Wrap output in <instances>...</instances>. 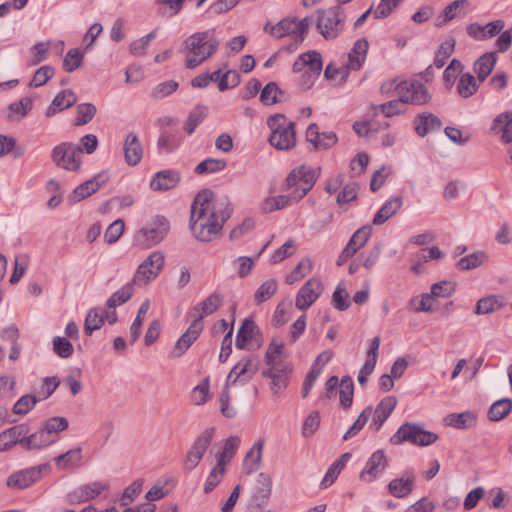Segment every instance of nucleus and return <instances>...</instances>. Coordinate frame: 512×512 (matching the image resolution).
Listing matches in <instances>:
<instances>
[{"label":"nucleus","instance_id":"09e8293b","mask_svg":"<svg viewBox=\"0 0 512 512\" xmlns=\"http://www.w3.org/2000/svg\"><path fill=\"white\" fill-rule=\"evenodd\" d=\"M373 413L372 406H367L358 416V418L354 421V423L350 426V428L343 435V440H349L356 436L367 424L369 418Z\"/></svg>","mask_w":512,"mask_h":512},{"label":"nucleus","instance_id":"f03ea898","mask_svg":"<svg viewBox=\"0 0 512 512\" xmlns=\"http://www.w3.org/2000/svg\"><path fill=\"white\" fill-rule=\"evenodd\" d=\"M317 177L316 170L310 166L301 165L293 169L285 182V189L290 191V194L266 198L261 203V210L264 213H271L285 208L290 201L298 202L313 188Z\"/></svg>","mask_w":512,"mask_h":512},{"label":"nucleus","instance_id":"4468645a","mask_svg":"<svg viewBox=\"0 0 512 512\" xmlns=\"http://www.w3.org/2000/svg\"><path fill=\"white\" fill-rule=\"evenodd\" d=\"M215 432L214 427L204 430L194 441L192 446L187 452L185 459V468L192 471L200 463L205 452L211 444Z\"/></svg>","mask_w":512,"mask_h":512},{"label":"nucleus","instance_id":"dca6fc26","mask_svg":"<svg viewBox=\"0 0 512 512\" xmlns=\"http://www.w3.org/2000/svg\"><path fill=\"white\" fill-rule=\"evenodd\" d=\"M388 458L383 449L376 450L367 460L359 474L361 481L371 483L377 480L388 467Z\"/></svg>","mask_w":512,"mask_h":512},{"label":"nucleus","instance_id":"393cba45","mask_svg":"<svg viewBox=\"0 0 512 512\" xmlns=\"http://www.w3.org/2000/svg\"><path fill=\"white\" fill-rule=\"evenodd\" d=\"M181 175L176 170H162L155 174L150 182L154 191H166L175 188L180 182Z\"/></svg>","mask_w":512,"mask_h":512},{"label":"nucleus","instance_id":"b1692460","mask_svg":"<svg viewBox=\"0 0 512 512\" xmlns=\"http://www.w3.org/2000/svg\"><path fill=\"white\" fill-rule=\"evenodd\" d=\"M396 405L397 399L395 396H387L383 398L373 411L374 416L369 426L370 429L379 431L395 409Z\"/></svg>","mask_w":512,"mask_h":512},{"label":"nucleus","instance_id":"c9c22d12","mask_svg":"<svg viewBox=\"0 0 512 512\" xmlns=\"http://www.w3.org/2000/svg\"><path fill=\"white\" fill-rule=\"evenodd\" d=\"M497 61V55L495 52H488L483 54L474 63V72L477 74V80L479 82L485 81V79L492 72Z\"/></svg>","mask_w":512,"mask_h":512},{"label":"nucleus","instance_id":"0e129e2a","mask_svg":"<svg viewBox=\"0 0 512 512\" xmlns=\"http://www.w3.org/2000/svg\"><path fill=\"white\" fill-rule=\"evenodd\" d=\"M52 350L53 352L60 358L66 359L69 358L73 352L74 348L71 342L60 336H56L52 341Z\"/></svg>","mask_w":512,"mask_h":512},{"label":"nucleus","instance_id":"423d86ee","mask_svg":"<svg viewBox=\"0 0 512 512\" xmlns=\"http://www.w3.org/2000/svg\"><path fill=\"white\" fill-rule=\"evenodd\" d=\"M438 440V435L427 431L421 425L412 422L402 424L395 434L390 438V442L399 445L403 442H409L418 446H429Z\"/></svg>","mask_w":512,"mask_h":512},{"label":"nucleus","instance_id":"ddd939ff","mask_svg":"<svg viewBox=\"0 0 512 512\" xmlns=\"http://www.w3.org/2000/svg\"><path fill=\"white\" fill-rule=\"evenodd\" d=\"M47 469L48 465L42 464L15 471L6 479V485L8 488L15 490L29 488L41 479L43 471Z\"/></svg>","mask_w":512,"mask_h":512},{"label":"nucleus","instance_id":"a878e982","mask_svg":"<svg viewBox=\"0 0 512 512\" xmlns=\"http://www.w3.org/2000/svg\"><path fill=\"white\" fill-rule=\"evenodd\" d=\"M272 493V478L267 473L257 475L253 486L252 499L258 505L265 504Z\"/></svg>","mask_w":512,"mask_h":512},{"label":"nucleus","instance_id":"603ef678","mask_svg":"<svg viewBox=\"0 0 512 512\" xmlns=\"http://www.w3.org/2000/svg\"><path fill=\"white\" fill-rule=\"evenodd\" d=\"M313 268L312 260L308 257L303 258L293 269V271L287 276L286 282L293 284L300 281L306 275H308Z\"/></svg>","mask_w":512,"mask_h":512},{"label":"nucleus","instance_id":"680f3d73","mask_svg":"<svg viewBox=\"0 0 512 512\" xmlns=\"http://www.w3.org/2000/svg\"><path fill=\"white\" fill-rule=\"evenodd\" d=\"M455 43L456 42L453 38H449L440 45L434 58V65L437 68H442L445 65L446 60L454 51Z\"/></svg>","mask_w":512,"mask_h":512},{"label":"nucleus","instance_id":"aec40b11","mask_svg":"<svg viewBox=\"0 0 512 512\" xmlns=\"http://www.w3.org/2000/svg\"><path fill=\"white\" fill-rule=\"evenodd\" d=\"M203 330V323L192 321L188 329L176 341L171 351L172 358H179L186 353L191 345L198 339Z\"/></svg>","mask_w":512,"mask_h":512},{"label":"nucleus","instance_id":"9b49d317","mask_svg":"<svg viewBox=\"0 0 512 512\" xmlns=\"http://www.w3.org/2000/svg\"><path fill=\"white\" fill-rule=\"evenodd\" d=\"M432 96L428 88L417 80L401 81L400 101L405 104L422 106L428 104Z\"/></svg>","mask_w":512,"mask_h":512},{"label":"nucleus","instance_id":"a211bd4d","mask_svg":"<svg viewBox=\"0 0 512 512\" xmlns=\"http://www.w3.org/2000/svg\"><path fill=\"white\" fill-rule=\"evenodd\" d=\"M323 285L320 279H309L298 291L295 306L299 310L308 309L321 295Z\"/></svg>","mask_w":512,"mask_h":512},{"label":"nucleus","instance_id":"58836bf2","mask_svg":"<svg viewBox=\"0 0 512 512\" xmlns=\"http://www.w3.org/2000/svg\"><path fill=\"white\" fill-rule=\"evenodd\" d=\"M32 106V99L23 97L18 102H13L8 106L6 118L9 121H19L31 111Z\"/></svg>","mask_w":512,"mask_h":512},{"label":"nucleus","instance_id":"7ed1b4c3","mask_svg":"<svg viewBox=\"0 0 512 512\" xmlns=\"http://www.w3.org/2000/svg\"><path fill=\"white\" fill-rule=\"evenodd\" d=\"M220 40L215 36V29L195 32L183 43L185 67L194 69L216 53Z\"/></svg>","mask_w":512,"mask_h":512},{"label":"nucleus","instance_id":"8fccbe9b","mask_svg":"<svg viewBox=\"0 0 512 512\" xmlns=\"http://www.w3.org/2000/svg\"><path fill=\"white\" fill-rule=\"evenodd\" d=\"M284 345L282 342H278L273 339L269 344L265 353V364L268 365H280L284 364L283 358Z\"/></svg>","mask_w":512,"mask_h":512},{"label":"nucleus","instance_id":"13d9d810","mask_svg":"<svg viewBox=\"0 0 512 512\" xmlns=\"http://www.w3.org/2000/svg\"><path fill=\"white\" fill-rule=\"evenodd\" d=\"M408 308L415 312H431L434 310L433 297L428 293L413 297L409 301Z\"/></svg>","mask_w":512,"mask_h":512},{"label":"nucleus","instance_id":"2eb2a0df","mask_svg":"<svg viewBox=\"0 0 512 512\" xmlns=\"http://www.w3.org/2000/svg\"><path fill=\"white\" fill-rule=\"evenodd\" d=\"M262 344L261 333L252 319H245L237 332L235 346L240 350L259 348Z\"/></svg>","mask_w":512,"mask_h":512},{"label":"nucleus","instance_id":"1a4fd4ad","mask_svg":"<svg viewBox=\"0 0 512 512\" xmlns=\"http://www.w3.org/2000/svg\"><path fill=\"white\" fill-rule=\"evenodd\" d=\"M165 257L160 251L152 252L137 268L133 283L144 286L157 278L164 267Z\"/></svg>","mask_w":512,"mask_h":512},{"label":"nucleus","instance_id":"4d7b16f0","mask_svg":"<svg viewBox=\"0 0 512 512\" xmlns=\"http://www.w3.org/2000/svg\"><path fill=\"white\" fill-rule=\"evenodd\" d=\"M68 426L69 423L65 417L56 416L46 420L41 428L46 432L47 435L56 438V435L59 432L66 430Z\"/></svg>","mask_w":512,"mask_h":512},{"label":"nucleus","instance_id":"f257e3e1","mask_svg":"<svg viewBox=\"0 0 512 512\" xmlns=\"http://www.w3.org/2000/svg\"><path fill=\"white\" fill-rule=\"evenodd\" d=\"M232 209L226 198L215 199L213 191L199 192L191 206L190 229L202 242L213 240L230 217Z\"/></svg>","mask_w":512,"mask_h":512},{"label":"nucleus","instance_id":"412c9836","mask_svg":"<svg viewBox=\"0 0 512 512\" xmlns=\"http://www.w3.org/2000/svg\"><path fill=\"white\" fill-rule=\"evenodd\" d=\"M108 180L109 175L107 172L98 173L92 179L85 181L73 190L71 195L72 200L74 202H79L91 196L93 193L98 191Z\"/></svg>","mask_w":512,"mask_h":512},{"label":"nucleus","instance_id":"9d476101","mask_svg":"<svg viewBox=\"0 0 512 512\" xmlns=\"http://www.w3.org/2000/svg\"><path fill=\"white\" fill-rule=\"evenodd\" d=\"M310 20L304 17L301 20L285 18L270 28V35L276 38L292 36L297 43H302L308 34Z\"/></svg>","mask_w":512,"mask_h":512},{"label":"nucleus","instance_id":"0eeeda50","mask_svg":"<svg viewBox=\"0 0 512 512\" xmlns=\"http://www.w3.org/2000/svg\"><path fill=\"white\" fill-rule=\"evenodd\" d=\"M51 158L56 166L77 171L81 166V147L71 142H63L53 148Z\"/></svg>","mask_w":512,"mask_h":512},{"label":"nucleus","instance_id":"e2e57ef3","mask_svg":"<svg viewBox=\"0 0 512 512\" xmlns=\"http://www.w3.org/2000/svg\"><path fill=\"white\" fill-rule=\"evenodd\" d=\"M178 88V83L174 80H168L156 85L150 92V97L154 100H161L173 94Z\"/></svg>","mask_w":512,"mask_h":512},{"label":"nucleus","instance_id":"f704fd0d","mask_svg":"<svg viewBox=\"0 0 512 512\" xmlns=\"http://www.w3.org/2000/svg\"><path fill=\"white\" fill-rule=\"evenodd\" d=\"M403 200L400 196H395L390 200L386 201L384 205L379 209L373 218L374 225H381L385 223L389 218L397 213L402 207Z\"/></svg>","mask_w":512,"mask_h":512},{"label":"nucleus","instance_id":"5701e85b","mask_svg":"<svg viewBox=\"0 0 512 512\" xmlns=\"http://www.w3.org/2000/svg\"><path fill=\"white\" fill-rule=\"evenodd\" d=\"M123 152L127 165L136 166L140 163L144 151L138 136L134 132L126 135L123 143Z\"/></svg>","mask_w":512,"mask_h":512},{"label":"nucleus","instance_id":"4be33fe9","mask_svg":"<svg viewBox=\"0 0 512 512\" xmlns=\"http://www.w3.org/2000/svg\"><path fill=\"white\" fill-rule=\"evenodd\" d=\"M305 67L313 74L314 77L319 76L322 70L321 54L315 50L302 53L293 63L292 70L295 73L301 72Z\"/></svg>","mask_w":512,"mask_h":512},{"label":"nucleus","instance_id":"c03bdc74","mask_svg":"<svg viewBox=\"0 0 512 512\" xmlns=\"http://www.w3.org/2000/svg\"><path fill=\"white\" fill-rule=\"evenodd\" d=\"M149 308H150V301L148 299H146L140 305L139 310L136 315V318L134 319L132 325L130 326V343L131 344H134L138 340V338L141 334L144 317H145L146 313L148 312Z\"/></svg>","mask_w":512,"mask_h":512},{"label":"nucleus","instance_id":"2f4dec72","mask_svg":"<svg viewBox=\"0 0 512 512\" xmlns=\"http://www.w3.org/2000/svg\"><path fill=\"white\" fill-rule=\"evenodd\" d=\"M414 481L415 476L406 472L402 477L390 481L388 490L394 497L403 498L412 492Z\"/></svg>","mask_w":512,"mask_h":512},{"label":"nucleus","instance_id":"37998d69","mask_svg":"<svg viewBox=\"0 0 512 512\" xmlns=\"http://www.w3.org/2000/svg\"><path fill=\"white\" fill-rule=\"evenodd\" d=\"M502 306L503 303L498 296L489 295L477 301L474 312L477 315H487L501 309Z\"/></svg>","mask_w":512,"mask_h":512},{"label":"nucleus","instance_id":"bb28decb","mask_svg":"<svg viewBox=\"0 0 512 512\" xmlns=\"http://www.w3.org/2000/svg\"><path fill=\"white\" fill-rule=\"evenodd\" d=\"M441 124V120L436 115L427 112L418 114L413 121L415 133L420 137L438 130Z\"/></svg>","mask_w":512,"mask_h":512},{"label":"nucleus","instance_id":"bf43d9fd","mask_svg":"<svg viewBox=\"0 0 512 512\" xmlns=\"http://www.w3.org/2000/svg\"><path fill=\"white\" fill-rule=\"evenodd\" d=\"M49 42H39L30 48V58L28 64L30 66L38 65L45 61L49 56Z\"/></svg>","mask_w":512,"mask_h":512},{"label":"nucleus","instance_id":"4c0bfd02","mask_svg":"<svg viewBox=\"0 0 512 512\" xmlns=\"http://www.w3.org/2000/svg\"><path fill=\"white\" fill-rule=\"evenodd\" d=\"M476 420L477 416L472 411L451 413L445 417L446 425L457 429H468L476 424Z\"/></svg>","mask_w":512,"mask_h":512},{"label":"nucleus","instance_id":"6e6d98bb","mask_svg":"<svg viewBox=\"0 0 512 512\" xmlns=\"http://www.w3.org/2000/svg\"><path fill=\"white\" fill-rule=\"evenodd\" d=\"M207 115V108L205 106H196L189 114L185 124L184 130L191 135L195 128L204 120Z\"/></svg>","mask_w":512,"mask_h":512},{"label":"nucleus","instance_id":"7c9ffc66","mask_svg":"<svg viewBox=\"0 0 512 512\" xmlns=\"http://www.w3.org/2000/svg\"><path fill=\"white\" fill-rule=\"evenodd\" d=\"M107 488L106 484L101 482H93L83 485L69 494L71 502H85L98 496Z\"/></svg>","mask_w":512,"mask_h":512},{"label":"nucleus","instance_id":"338daca9","mask_svg":"<svg viewBox=\"0 0 512 512\" xmlns=\"http://www.w3.org/2000/svg\"><path fill=\"white\" fill-rule=\"evenodd\" d=\"M75 125L82 126L90 122L96 114V107L91 103H82L77 106Z\"/></svg>","mask_w":512,"mask_h":512},{"label":"nucleus","instance_id":"f8f14e48","mask_svg":"<svg viewBox=\"0 0 512 512\" xmlns=\"http://www.w3.org/2000/svg\"><path fill=\"white\" fill-rule=\"evenodd\" d=\"M259 370V360L255 356H246L239 360L227 375V386L236 383L246 384Z\"/></svg>","mask_w":512,"mask_h":512},{"label":"nucleus","instance_id":"6ab92c4d","mask_svg":"<svg viewBox=\"0 0 512 512\" xmlns=\"http://www.w3.org/2000/svg\"><path fill=\"white\" fill-rule=\"evenodd\" d=\"M30 432V426L26 423L14 425L0 433V452H5L20 445L24 449V439Z\"/></svg>","mask_w":512,"mask_h":512},{"label":"nucleus","instance_id":"f3484780","mask_svg":"<svg viewBox=\"0 0 512 512\" xmlns=\"http://www.w3.org/2000/svg\"><path fill=\"white\" fill-rule=\"evenodd\" d=\"M290 373L291 369L287 364L268 365L262 370V376L271 380L270 388L274 395L286 389Z\"/></svg>","mask_w":512,"mask_h":512},{"label":"nucleus","instance_id":"473e14b6","mask_svg":"<svg viewBox=\"0 0 512 512\" xmlns=\"http://www.w3.org/2000/svg\"><path fill=\"white\" fill-rule=\"evenodd\" d=\"M56 441L55 437H50L40 428L34 433L28 432L24 439V450L32 451L45 448Z\"/></svg>","mask_w":512,"mask_h":512},{"label":"nucleus","instance_id":"20e7f679","mask_svg":"<svg viewBox=\"0 0 512 512\" xmlns=\"http://www.w3.org/2000/svg\"><path fill=\"white\" fill-rule=\"evenodd\" d=\"M271 130L270 144L277 150H290L296 145L295 125L283 114H275L267 119Z\"/></svg>","mask_w":512,"mask_h":512},{"label":"nucleus","instance_id":"5fc2aeb1","mask_svg":"<svg viewBox=\"0 0 512 512\" xmlns=\"http://www.w3.org/2000/svg\"><path fill=\"white\" fill-rule=\"evenodd\" d=\"M487 256L483 251H477L465 257H462L456 264L457 268L462 271L475 269L482 265Z\"/></svg>","mask_w":512,"mask_h":512},{"label":"nucleus","instance_id":"a18cd8bd","mask_svg":"<svg viewBox=\"0 0 512 512\" xmlns=\"http://www.w3.org/2000/svg\"><path fill=\"white\" fill-rule=\"evenodd\" d=\"M512 410V400L503 398L494 402L489 411L488 418L491 421H499L505 418Z\"/></svg>","mask_w":512,"mask_h":512},{"label":"nucleus","instance_id":"72a5a7b5","mask_svg":"<svg viewBox=\"0 0 512 512\" xmlns=\"http://www.w3.org/2000/svg\"><path fill=\"white\" fill-rule=\"evenodd\" d=\"M264 447V440L259 439L255 442L253 447L247 452L244 462L243 469L247 474H251L258 470L262 460V452Z\"/></svg>","mask_w":512,"mask_h":512},{"label":"nucleus","instance_id":"864d4df0","mask_svg":"<svg viewBox=\"0 0 512 512\" xmlns=\"http://www.w3.org/2000/svg\"><path fill=\"white\" fill-rule=\"evenodd\" d=\"M240 445V438L238 436H230L226 439L222 452L219 454L217 463L225 465L230 462Z\"/></svg>","mask_w":512,"mask_h":512},{"label":"nucleus","instance_id":"6e6552de","mask_svg":"<svg viewBox=\"0 0 512 512\" xmlns=\"http://www.w3.org/2000/svg\"><path fill=\"white\" fill-rule=\"evenodd\" d=\"M169 230L164 217L157 218L153 223L142 227L134 236V242L143 248H150L160 243Z\"/></svg>","mask_w":512,"mask_h":512},{"label":"nucleus","instance_id":"cd10ccee","mask_svg":"<svg viewBox=\"0 0 512 512\" xmlns=\"http://www.w3.org/2000/svg\"><path fill=\"white\" fill-rule=\"evenodd\" d=\"M222 301L223 297L218 293H213L208 296L193 308V312L195 313L193 321L202 323L205 317L213 314L220 307Z\"/></svg>","mask_w":512,"mask_h":512},{"label":"nucleus","instance_id":"79ce46f5","mask_svg":"<svg viewBox=\"0 0 512 512\" xmlns=\"http://www.w3.org/2000/svg\"><path fill=\"white\" fill-rule=\"evenodd\" d=\"M354 383L350 376H343L339 383L340 405L343 409H348L353 402Z\"/></svg>","mask_w":512,"mask_h":512},{"label":"nucleus","instance_id":"de8ad7c7","mask_svg":"<svg viewBox=\"0 0 512 512\" xmlns=\"http://www.w3.org/2000/svg\"><path fill=\"white\" fill-rule=\"evenodd\" d=\"M479 88L477 80L470 73L463 74L457 84V91L463 98H468L474 95Z\"/></svg>","mask_w":512,"mask_h":512},{"label":"nucleus","instance_id":"39448f33","mask_svg":"<svg viewBox=\"0 0 512 512\" xmlns=\"http://www.w3.org/2000/svg\"><path fill=\"white\" fill-rule=\"evenodd\" d=\"M316 29L326 39L337 38L345 26V14L341 7L318 9L315 12Z\"/></svg>","mask_w":512,"mask_h":512},{"label":"nucleus","instance_id":"c756f323","mask_svg":"<svg viewBox=\"0 0 512 512\" xmlns=\"http://www.w3.org/2000/svg\"><path fill=\"white\" fill-rule=\"evenodd\" d=\"M77 97L72 90H63L59 92L52 100L45 111L46 117H52L60 111H63L75 104Z\"/></svg>","mask_w":512,"mask_h":512},{"label":"nucleus","instance_id":"e433bc0d","mask_svg":"<svg viewBox=\"0 0 512 512\" xmlns=\"http://www.w3.org/2000/svg\"><path fill=\"white\" fill-rule=\"evenodd\" d=\"M468 6L467 0H455L445 7L442 14L438 18L437 26L446 24L447 22L460 18L465 15V7Z\"/></svg>","mask_w":512,"mask_h":512},{"label":"nucleus","instance_id":"052dcab7","mask_svg":"<svg viewBox=\"0 0 512 512\" xmlns=\"http://www.w3.org/2000/svg\"><path fill=\"white\" fill-rule=\"evenodd\" d=\"M226 167L224 159L207 158L200 162L196 168V174H209L223 170Z\"/></svg>","mask_w":512,"mask_h":512},{"label":"nucleus","instance_id":"69168bd1","mask_svg":"<svg viewBox=\"0 0 512 512\" xmlns=\"http://www.w3.org/2000/svg\"><path fill=\"white\" fill-rule=\"evenodd\" d=\"M278 285L275 279H269L262 283L255 292V301L263 303L270 299L277 291Z\"/></svg>","mask_w":512,"mask_h":512},{"label":"nucleus","instance_id":"49530a36","mask_svg":"<svg viewBox=\"0 0 512 512\" xmlns=\"http://www.w3.org/2000/svg\"><path fill=\"white\" fill-rule=\"evenodd\" d=\"M81 447L71 449L55 458L56 465L61 469H69L77 466L81 461Z\"/></svg>","mask_w":512,"mask_h":512},{"label":"nucleus","instance_id":"3c124183","mask_svg":"<svg viewBox=\"0 0 512 512\" xmlns=\"http://www.w3.org/2000/svg\"><path fill=\"white\" fill-rule=\"evenodd\" d=\"M104 323V313L102 308L91 309L85 319L84 331L87 335H91L93 331L98 330Z\"/></svg>","mask_w":512,"mask_h":512},{"label":"nucleus","instance_id":"774afa93","mask_svg":"<svg viewBox=\"0 0 512 512\" xmlns=\"http://www.w3.org/2000/svg\"><path fill=\"white\" fill-rule=\"evenodd\" d=\"M38 399L35 395L26 394L19 398L13 406V413L24 416L37 404Z\"/></svg>","mask_w":512,"mask_h":512},{"label":"nucleus","instance_id":"c85d7f7f","mask_svg":"<svg viewBox=\"0 0 512 512\" xmlns=\"http://www.w3.org/2000/svg\"><path fill=\"white\" fill-rule=\"evenodd\" d=\"M369 43L365 38L357 40L348 54L347 69L359 70L367 57Z\"/></svg>","mask_w":512,"mask_h":512},{"label":"nucleus","instance_id":"a19ab883","mask_svg":"<svg viewBox=\"0 0 512 512\" xmlns=\"http://www.w3.org/2000/svg\"><path fill=\"white\" fill-rule=\"evenodd\" d=\"M133 280L130 283H127L122 288L117 290L106 302V306L109 309H115L118 306L126 303L133 295L134 292Z\"/></svg>","mask_w":512,"mask_h":512},{"label":"nucleus","instance_id":"ea45409f","mask_svg":"<svg viewBox=\"0 0 512 512\" xmlns=\"http://www.w3.org/2000/svg\"><path fill=\"white\" fill-rule=\"evenodd\" d=\"M491 130L501 131L502 139L509 143L512 142V116L509 113H501L493 121Z\"/></svg>","mask_w":512,"mask_h":512}]
</instances>
